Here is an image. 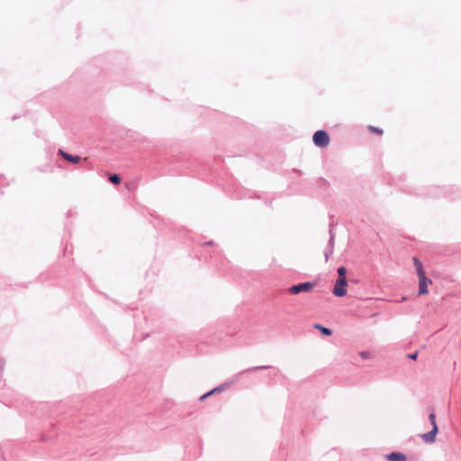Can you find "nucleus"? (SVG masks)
I'll list each match as a JSON object with an SVG mask.
<instances>
[{"instance_id": "nucleus-1", "label": "nucleus", "mask_w": 461, "mask_h": 461, "mask_svg": "<svg viewBox=\"0 0 461 461\" xmlns=\"http://www.w3.org/2000/svg\"><path fill=\"white\" fill-rule=\"evenodd\" d=\"M429 420L432 425V429L428 433L422 434L420 437L425 442L433 443V442H435L436 436L438 432V428L437 420H436V414L434 412H431L429 415Z\"/></svg>"}, {"instance_id": "nucleus-2", "label": "nucleus", "mask_w": 461, "mask_h": 461, "mask_svg": "<svg viewBox=\"0 0 461 461\" xmlns=\"http://www.w3.org/2000/svg\"><path fill=\"white\" fill-rule=\"evenodd\" d=\"M313 142L318 147H327L330 144V137L325 131H317L312 137Z\"/></svg>"}, {"instance_id": "nucleus-3", "label": "nucleus", "mask_w": 461, "mask_h": 461, "mask_svg": "<svg viewBox=\"0 0 461 461\" xmlns=\"http://www.w3.org/2000/svg\"><path fill=\"white\" fill-rule=\"evenodd\" d=\"M346 286L347 279L338 278L333 288V294L339 297L345 296L347 294Z\"/></svg>"}, {"instance_id": "nucleus-4", "label": "nucleus", "mask_w": 461, "mask_h": 461, "mask_svg": "<svg viewBox=\"0 0 461 461\" xmlns=\"http://www.w3.org/2000/svg\"><path fill=\"white\" fill-rule=\"evenodd\" d=\"M419 295H424L429 293L428 285L432 284V281L426 277V275L419 276Z\"/></svg>"}, {"instance_id": "nucleus-5", "label": "nucleus", "mask_w": 461, "mask_h": 461, "mask_svg": "<svg viewBox=\"0 0 461 461\" xmlns=\"http://www.w3.org/2000/svg\"><path fill=\"white\" fill-rule=\"evenodd\" d=\"M312 287L313 285L311 283H302L297 285H293L292 287H290L289 292L292 294H297L299 293L310 292Z\"/></svg>"}, {"instance_id": "nucleus-6", "label": "nucleus", "mask_w": 461, "mask_h": 461, "mask_svg": "<svg viewBox=\"0 0 461 461\" xmlns=\"http://www.w3.org/2000/svg\"><path fill=\"white\" fill-rule=\"evenodd\" d=\"M386 459L388 461H406V456L401 452H392L386 455Z\"/></svg>"}, {"instance_id": "nucleus-7", "label": "nucleus", "mask_w": 461, "mask_h": 461, "mask_svg": "<svg viewBox=\"0 0 461 461\" xmlns=\"http://www.w3.org/2000/svg\"><path fill=\"white\" fill-rule=\"evenodd\" d=\"M59 154L66 160L70 161L75 164L78 163L81 160V158L79 156H72V155L63 151L62 149L59 150Z\"/></svg>"}, {"instance_id": "nucleus-8", "label": "nucleus", "mask_w": 461, "mask_h": 461, "mask_svg": "<svg viewBox=\"0 0 461 461\" xmlns=\"http://www.w3.org/2000/svg\"><path fill=\"white\" fill-rule=\"evenodd\" d=\"M413 263H414V266H415L418 276L425 275V271L423 269L422 263L420 261V259L417 258H413Z\"/></svg>"}, {"instance_id": "nucleus-9", "label": "nucleus", "mask_w": 461, "mask_h": 461, "mask_svg": "<svg viewBox=\"0 0 461 461\" xmlns=\"http://www.w3.org/2000/svg\"><path fill=\"white\" fill-rule=\"evenodd\" d=\"M314 328L320 330L324 335L330 336L331 334V330L330 329L322 327L320 324L314 325Z\"/></svg>"}, {"instance_id": "nucleus-10", "label": "nucleus", "mask_w": 461, "mask_h": 461, "mask_svg": "<svg viewBox=\"0 0 461 461\" xmlns=\"http://www.w3.org/2000/svg\"><path fill=\"white\" fill-rule=\"evenodd\" d=\"M368 131L377 135H382L384 133L382 129L371 125L368 126Z\"/></svg>"}, {"instance_id": "nucleus-11", "label": "nucleus", "mask_w": 461, "mask_h": 461, "mask_svg": "<svg viewBox=\"0 0 461 461\" xmlns=\"http://www.w3.org/2000/svg\"><path fill=\"white\" fill-rule=\"evenodd\" d=\"M109 180L114 184V185H119L122 181L121 177L118 176V175H110L109 176Z\"/></svg>"}, {"instance_id": "nucleus-12", "label": "nucleus", "mask_w": 461, "mask_h": 461, "mask_svg": "<svg viewBox=\"0 0 461 461\" xmlns=\"http://www.w3.org/2000/svg\"><path fill=\"white\" fill-rule=\"evenodd\" d=\"M346 273H347V269L345 267H340L338 268V274H339V277L338 278H343V279H346Z\"/></svg>"}, {"instance_id": "nucleus-13", "label": "nucleus", "mask_w": 461, "mask_h": 461, "mask_svg": "<svg viewBox=\"0 0 461 461\" xmlns=\"http://www.w3.org/2000/svg\"><path fill=\"white\" fill-rule=\"evenodd\" d=\"M216 390H217V389H213V390H212V391H210V392H208V393H204L203 395H202V396L200 397V400H201V401H203L204 399H206L207 397H209L210 395H212V394Z\"/></svg>"}, {"instance_id": "nucleus-14", "label": "nucleus", "mask_w": 461, "mask_h": 461, "mask_svg": "<svg viewBox=\"0 0 461 461\" xmlns=\"http://www.w3.org/2000/svg\"><path fill=\"white\" fill-rule=\"evenodd\" d=\"M418 357V352H414L412 354L408 355V357H410L412 360H415Z\"/></svg>"}]
</instances>
